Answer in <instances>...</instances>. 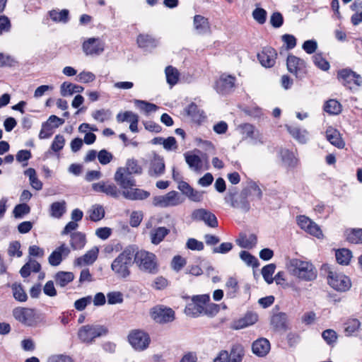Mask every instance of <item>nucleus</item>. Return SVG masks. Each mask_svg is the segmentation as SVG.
<instances>
[{
    "mask_svg": "<svg viewBox=\"0 0 362 362\" xmlns=\"http://www.w3.org/2000/svg\"><path fill=\"white\" fill-rule=\"evenodd\" d=\"M288 272L300 281H311L317 276V270L309 261L293 258L286 263Z\"/></svg>",
    "mask_w": 362,
    "mask_h": 362,
    "instance_id": "f257e3e1",
    "label": "nucleus"
},
{
    "mask_svg": "<svg viewBox=\"0 0 362 362\" xmlns=\"http://www.w3.org/2000/svg\"><path fill=\"white\" fill-rule=\"evenodd\" d=\"M134 250L133 247H127L111 264V270L119 279H127L131 274L130 269L134 263Z\"/></svg>",
    "mask_w": 362,
    "mask_h": 362,
    "instance_id": "f03ea898",
    "label": "nucleus"
},
{
    "mask_svg": "<svg viewBox=\"0 0 362 362\" xmlns=\"http://www.w3.org/2000/svg\"><path fill=\"white\" fill-rule=\"evenodd\" d=\"M134 259L139 269L143 272L156 274L159 270L158 258L153 252L144 250L134 252Z\"/></svg>",
    "mask_w": 362,
    "mask_h": 362,
    "instance_id": "7ed1b4c3",
    "label": "nucleus"
},
{
    "mask_svg": "<svg viewBox=\"0 0 362 362\" xmlns=\"http://www.w3.org/2000/svg\"><path fill=\"white\" fill-rule=\"evenodd\" d=\"M107 333V328L102 325H87L79 328L78 337L83 343L91 344L95 338L104 336Z\"/></svg>",
    "mask_w": 362,
    "mask_h": 362,
    "instance_id": "20e7f679",
    "label": "nucleus"
},
{
    "mask_svg": "<svg viewBox=\"0 0 362 362\" xmlns=\"http://www.w3.org/2000/svg\"><path fill=\"white\" fill-rule=\"evenodd\" d=\"M209 295L193 296L185 307V314L191 317L204 315L206 304L209 302Z\"/></svg>",
    "mask_w": 362,
    "mask_h": 362,
    "instance_id": "39448f33",
    "label": "nucleus"
},
{
    "mask_svg": "<svg viewBox=\"0 0 362 362\" xmlns=\"http://www.w3.org/2000/svg\"><path fill=\"white\" fill-rule=\"evenodd\" d=\"M183 202V198L176 191H170L165 194L155 196L152 198V204L159 208L176 206Z\"/></svg>",
    "mask_w": 362,
    "mask_h": 362,
    "instance_id": "423d86ee",
    "label": "nucleus"
},
{
    "mask_svg": "<svg viewBox=\"0 0 362 362\" xmlns=\"http://www.w3.org/2000/svg\"><path fill=\"white\" fill-rule=\"evenodd\" d=\"M327 281L332 288L339 292L349 291L351 287V282L348 276L332 269L328 272Z\"/></svg>",
    "mask_w": 362,
    "mask_h": 362,
    "instance_id": "0eeeda50",
    "label": "nucleus"
},
{
    "mask_svg": "<svg viewBox=\"0 0 362 362\" xmlns=\"http://www.w3.org/2000/svg\"><path fill=\"white\" fill-rule=\"evenodd\" d=\"M12 314L16 320L26 326H33L37 320V313L33 308L16 307Z\"/></svg>",
    "mask_w": 362,
    "mask_h": 362,
    "instance_id": "6e6552de",
    "label": "nucleus"
},
{
    "mask_svg": "<svg viewBox=\"0 0 362 362\" xmlns=\"http://www.w3.org/2000/svg\"><path fill=\"white\" fill-rule=\"evenodd\" d=\"M128 340L131 346L136 351L145 350L150 344V337L144 331L133 330L128 335Z\"/></svg>",
    "mask_w": 362,
    "mask_h": 362,
    "instance_id": "1a4fd4ad",
    "label": "nucleus"
},
{
    "mask_svg": "<svg viewBox=\"0 0 362 362\" xmlns=\"http://www.w3.org/2000/svg\"><path fill=\"white\" fill-rule=\"evenodd\" d=\"M151 317L158 323H167L174 320L175 312L164 305H156L150 310Z\"/></svg>",
    "mask_w": 362,
    "mask_h": 362,
    "instance_id": "9d476101",
    "label": "nucleus"
},
{
    "mask_svg": "<svg viewBox=\"0 0 362 362\" xmlns=\"http://www.w3.org/2000/svg\"><path fill=\"white\" fill-rule=\"evenodd\" d=\"M297 223L298 226L306 233L316 237L318 239L323 238L324 235L320 227L308 216H297Z\"/></svg>",
    "mask_w": 362,
    "mask_h": 362,
    "instance_id": "9b49d317",
    "label": "nucleus"
},
{
    "mask_svg": "<svg viewBox=\"0 0 362 362\" xmlns=\"http://www.w3.org/2000/svg\"><path fill=\"white\" fill-rule=\"evenodd\" d=\"M288 71L296 76V78H302L306 74V64L305 61L294 55H288L286 61Z\"/></svg>",
    "mask_w": 362,
    "mask_h": 362,
    "instance_id": "f8f14e48",
    "label": "nucleus"
},
{
    "mask_svg": "<svg viewBox=\"0 0 362 362\" xmlns=\"http://www.w3.org/2000/svg\"><path fill=\"white\" fill-rule=\"evenodd\" d=\"M83 52L86 55H100L105 49V42L99 37H90L82 45Z\"/></svg>",
    "mask_w": 362,
    "mask_h": 362,
    "instance_id": "ddd939ff",
    "label": "nucleus"
},
{
    "mask_svg": "<svg viewBox=\"0 0 362 362\" xmlns=\"http://www.w3.org/2000/svg\"><path fill=\"white\" fill-rule=\"evenodd\" d=\"M338 78L344 86L350 89L354 88V86L362 85V77L349 69H343L339 71Z\"/></svg>",
    "mask_w": 362,
    "mask_h": 362,
    "instance_id": "4468645a",
    "label": "nucleus"
},
{
    "mask_svg": "<svg viewBox=\"0 0 362 362\" xmlns=\"http://www.w3.org/2000/svg\"><path fill=\"white\" fill-rule=\"evenodd\" d=\"M192 218L197 221H203L210 227L215 228L218 226V221L215 215L204 209L194 210L192 213Z\"/></svg>",
    "mask_w": 362,
    "mask_h": 362,
    "instance_id": "2eb2a0df",
    "label": "nucleus"
},
{
    "mask_svg": "<svg viewBox=\"0 0 362 362\" xmlns=\"http://www.w3.org/2000/svg\"><path fill=\"white\" fill-rule=\"evenodd\" d=\"M276 56L275 49L267 47L262 49L261 52L257 54V58L262 66L269 68L275 64Z\"/></svg>",
    "mask_w": 362,
    "mask_h": 362,
    "instance_id": "dca6fc26",
    "label": "nucleus"
},
{
    "mask_svg": "<svg viewBox=\"0 0 362 362\" xmlns=\"http://www.w3.org/2000/svg\"><path fill=\"white\" fill-rule=\"evenodd\" d=\"M70 252L69 247L65 243H62L51 253L48 262L52 266H58L64 258L68 257Z\"/></svg>",
    "mask_w": 362,
    "mask_h": 362,
    "instance_id": "f3484780",
    "label": "nucleus"
},
{
    "mask_svg": "<svg viewBox=\"0 0 362 362\" xmlns=\"http://www.w3.org/2000/svg\"><path fill=\"white\" fill-rule=\"evenodd\" d=\"M129 175L123 167L118 168L115 173L114 180L122 189L136 185L135 180L129 177Z\"/></svg>",
    "mask_w": 362,
    "mask_h": 362,
    "instance_id": "a211bd4d",
    "label": "nucleus"
},
{
    "mask_svg": "<svg viewBox=\"0 0 362 362\" xmlns=\"http://www.w3.org/2000/svg\"><path fill=\"white\" fill-rule=\"evenodd\" d=\"M235 81L233 76L223 74L216 83V89L218 93L226 94L233 88Z\"/></svg>",
    "mask_w": 362,
    "mask_h": 362,
    "instance_id": "6ab92c4d",
    "label": "nucleus"
},
{
    "mask_svg": "<svg viewBox=\"0 0 362 362\" xmlns=\"http://www.w3.org/2000/svg\"><path fill=\"white\" fill-rule=\"evenodd\" d=\"M99 248L97 246L93 247L87 251L84 255L75 259L74 265L81 267L83 265L93 264L98 258Z\"/></svg>",
    "mask_w": 362,
    "mask_h": 362,
    "instance_id": "aec40b11",
    "label": "nucleus"
},
{
    "mask_svg": "<svg viewBox=\"0 0 362 362\" xmlns=\"http://www.w3.org/2000/svg\"><path fill=\"white\" fill-rule=\"evenodd\" d=\"M122 195L130 200H143L150 196V193L141 189L129 187L122 190Z\"/></svg>",
    "mask_w": 362,
    "mask_h": 362,
    "instance_id": "412c9836",
    "label": "nucleus"
},
{
    "mask_svg": "<svg viewBox=\"0 0 362 362\" xmlns=\"http://www.w3.org/2000/svg\"><path fill=\"white\" fill-rule=\"evenodd\" d=\"M92 188L97 192H103L115 198L117 197L119 195L118 189L114 184H106L104 182H100L93 183Z\"/></svg>",
    "mask_w": 362,
    "mask_h": 362,
    "instance_id": "4be33fe9",
    "label": "nucleus"
},
{
    "mask_svg": "<svg viewBox=\"0 0 362 362\" xmlns=\"http://www.w3.org/2000/svg\"><path fill=\"white\" fill-rule=\"evenodd\" d=\"M243 134L245 138H250L253 141V144H256L257 142L263 143V136L252 125L250 124H245L241 126Z\"/></svg>",
    "mask_w": 362,
    "mask_h": 362,
    "instance_id": "5701e85b",
    "label": "nucleus"
},
{
    "mask_svg": "<svg viewBox=\"0 0 362 362\" xmlns=\"http://www.w3.org/2000/svg\"><path fill=\"white\" fill-rule=\"evenodd\" d=\"M170 233V229L160 226L152 229L149 232V238L153 245H158Z\"/></svg>",
    "mask_w": 362,
    "mask_h": 362,
    "instance_id": "b1692460",
    "label": "nucleus"
},
{
    "mask_svg": "<svg viewBox=\"0 0 362 362\" xmlns=\"http://www.w3.org/2000/svg\"><path fill=\"white\" fill-rule=\"evenodd\" d=\"M326 138L331 144L338 148H343L345 146L344 141L341 137L339 131L332 127H329L326 130Z\"/></svg>",
    "mask_w": 362,
    "mask_h": 362,
    "instance_id": "393cba45",
    "label": "nucleus"
},
{
    "mask_svg": "<svg viewBox=\"0 0 362 362\" xmlns=\"http://www.w3.org/2000/svg\"><path fill=\"white\" fill-rule=\"evenodd\" d=\"M252 352L258 356L267 355L270 350L269 341L266 339L256 340L252 346Z\"/></svg>",
    "mask_w": 362,
    "mask_h": 362,
    "instance_id": "a878e982",
    "label": "nucleus"
},
{
    "mask_svg": "<svg viewBox=\"0 0 362 362\" xmlns=\"http://www.w3.org/2000/svg\"><path fill=\"white\" fill-rule=\"evenodd\" d=\"M165 170L164 160L159 156H155L151 162L148 174L151 176L158 177L163 174Z\"/></svg>",
    "mask_w": 362,
    "mask_h": 362,
    "instance_id": "bb28decb",
    "label": "nucleus"
},
{
    "mask_svg": "<svg viewBox=\"0 0 362 362\" xmlns=\"http://www.w3.org/2000/svg\"><path fill=\"white\" fill-rule=\"evenodd\" d=\"M286 127L293 139L300 143H306L308 140V132L293 125H286Z\"/></svg>",
    "mask_w": 362,
    "mask_h": 362,
    "instance_id": "cd10ccee",
    "label": "nucleus"
},
{
    "mask_svg": "<svg viewBox=\"0 0 362 362\" xmlns=\"http://www.w3.org/2000/svg\"><path fill=\"white\" fill-rule=\"evenodd\" d=\"M236 243L243 248L251 249L257 243V237L254 234L241 233Z\"/></svg>",
    "mask_w": 362,
    "mask_h": 362,
    "instance_id": "c85d7f7f",
    "label": "nucleus"
},
{
    "mask_svg": "<svg viewBox=\"0 0 362 362\" xmlns=\"http://www.w3.org/2000/svg\"><path fill=\"white\" fill-rule=\"evenodd\" d=\"M83 87L69 82H64L60 86V93L62 96L66 97L73 95L75 93H81Z\"/></svg>",
    "mask_w": 362,
    "mask_h": 362,
    "instance_id": "c756f323",
    "label": "nucleus"
},
{
    "mask_svg": "<svg viewBox=\"0 0 362 362\" xmlns=\"http://www.w3.org/2000/svg\"><path fill=\"white\" fill-rule=\"evenodd\" d=\"M66 211V202L62 200L60 202H53L50 205L49 213L50 216L55 218H60Z\"/></svg>",
    "mask_w": 362,
    "mask_h": 362,
    "instance_id": "7c9ffc66",
    "label": "nucleus"
},
{
    "mask_svg": "<svg viewBox=\"0 0 362 362\" xmlns=\"http://www.w3.org/2000/svg\"><path fill=\"white\" fill-rule=\"evenodd\" d=\"M194 28L199 34H204L209 30V24L207 18L200 15H196L193 21Z\"/></svg>",
    "mask_w": 362,
    "mask_h": 362,
    "instance_id": "2f4dec72",
    "label": "nucleus"
},
{
    "mask_svg": "<svg viewBox=\"0 0 362 362\" xmlns=\"http://www.w3.org/2000/svg\"><path fill=\"white\" fill-rule=\"evenodd\" d=\"M281 154L283 163L286 168L293 169L298 165L299 160L294 153L285 150Z\"/></svg>",
    "mask_w": 362,
    "mask_h": 362,
    "instance_id": "473e14b6",
    "label": "nucleus"
},
{
    "mask_svg": "<svg viewBox=\"0 0 362 362\" xmlns=\"http://www.w3.org/2000/svg\"><path fill=\"white\" fill-rule=\"evenodd\" d=\"M69 12L67 9H53L49 11V16L55 23H66L69 21Z\"/></svg>",
    "mask_w": 362,
    "mask_h": 362,
    "instance_id": "72a5a7b5",
    "label": "nucleus"
},
{
    "mask_svg": "<svg viewBox=\"0 0 362 362\" xmlns=\"http://www.w3.org/2000/svg\"><path fill=\"white\" fill-rule=\"evenodd\" d=\"M104 207L98 204H95L91 206L88 211L89 218L93 221H100L105 216Z\"/></svg>",
    "mask_w": 362,
    "mask_h": 362,
    "instance_id": "f704fd0d",
    "label": "nucleus"
},
{
    "mask_svg": "<svg viewBox=\"0 0 362 362\" xmlns=\"http://www.w3.org/2000/svg\"><path fill=\"white\" fill-rule=\"evenodd\" d=\"M86 243V235L81 233H74L71 235L70 244L74 250H81Z\"/></svg>",
    "mask_w": 362,
    "mask_h": 362,
    "instance_id": "c9c22d12",
    "label": "nucleus"
},
{
    "mask_svg": "<svg viewBox=\"0 0 362 362\" xmlns=\"http://www.w3.org/2000/svg\"><path fill=\"white\" fill-rule=\"evenodd\" d=\"M74 279V275L70 272H59L54 276V280L57 285L64 287Z\"/></svg>",
    "mask_w": 362,
    "mask_h": 362,
    "instance_id": "e433bc0d",
    "label": "nucleus"
},
{
    "mask_svg": "<svg viewBox=\"0 0 362 362\" xmlns=\"http://www.w3.org/2000/svg\"><path fill=\"white\" fill-rule=\"evenodd\" d=\"M244 354L243 346L240 345L233 346L230 352H228V362H241Z\"/></svg>",
    "mask_w": 362,
    "mask_h": 362,
    "instance_id": "4c0bfd02",
    "label": "nucleus"
},
{
    "mask_svg": "<svg viewBox=\"0 0 362 362\" xmlns=\"http://www.w3.org/2000/svg\"><path fill=\"white\" fill-rule=\"evenodd\" d=\"M25 175L29 177L30 185L36 190H41L42 188V182L37 178L36 171L34 168H30L25 171Z\"/></svg>",
    "mask_w": 362,
    "mask_h": 362,
    "instance_id": "58836bf2",
    "label": "nucleus"
},
{
    "mask_svg": "<svg viewBox=\"0 0 362 362\" xmlns=\"http://www.w3.org/2000/svg\"><path fill=\"white\" fill-rule=\"evenodd\" d=\"M13 298L19 302H25L28 296L21 284L14 283L11 286Z\"/></svg>",
    "mask_w": 362,
    "mask_h": 362,
    "instance_id": "ea45409f",
    "label": "nucleus"
},
{
    "mask_svg": "<svg viewBox=\"0 0 362 362\" xmlns=\"http://www.w3.org/2000/svg\"><path fill=\"white\" fill-rule=\"evenodd\" d=\"M335 255L337 262L344 265H347L352 257L351 252L344 248L337 250Z\"/></svg>",
    "mask_w": 362,
    "mask_h": 362,
    "instance_id": "a19ab883",
    "label": "nucleus"
},
{
    "mask_svg": "<svg viewBox=\"0 0 362 362\" xmlns=\"http://www.w3.org/2000/svg\"><path fill=\"white\" fill-rule=\"evenodd\" d=\"M134 103L138 109L145 114H149L158 110V107L155 104L150 103L145 100H134Z\"/></svg>",
    "mask_w": 362,
    "mask_h": 362,
    "instance_id": "79ce46f5",
    "label": "nucleus"
},
{
    "mask_svg": "<svg viewBox=\"0 0 362 362\" xmlns=\"http://www.w3.org/2000/svg\"><path fill=\"white\" fill-rule=\"evenodd\" d=\"M185 160L189 168L194 170L198 171L202 168V162L201 158L194 154H186Z\"/></svg>",
    "mask_w": 362,
    "mask_h": 362,
    "instance_id": "37998d69",
    "label": "nucleus"
},
{
    "mask_svg": "<svg viewBox=\"0 0 362 362\" xmlns=\"http://www.w3.org/2000/svg\"><path fill=\"white\" fill-rule=\"evenodd\" d=\"M165 73L167 83L170 86H173L177 83L179 79V72L175 68L168 66L165 68Z\"/></svg>",
    "mask_w": 362,
    "mask_h": 362,
    "instance_id": "c03bdc74",
    "label": "nucleus"
},
{
    "mask_svg": "<svg viewBox=\"0 0 362 362\" xmlns=\"http://www.w3.org/2000/svg\"><path fill=\"white\" fill-rule=\"evenodd\" d=\"M137 43L141 47H151L156 45V40L150 35L140 34L137 37Z\"/></svg>",
    "mask_w": 362,
    "mask_h": 362,
    "instance_id": "a18cd8bd",
    "label": "nucleus"
},
{
    "mask_svg": "<svg viewBox=\"0 0 362 362\" xmlns=\"http://www.w3.org/2000/svg\"><path fill=\"white\" fill-rule=\"evenodd\" d=\"M231 206L234 208L240 209L243 211H248L250 209V204L246 199L245 196H240L238 199H233L230 195Z\"/></svg>",
    "mask_w": 362,
    "mask_h": 362,
    "instance_id": "49530a36",
    "label": "nucleus"
},
{
    "mask_svg": "<svg viewBox=\"0 0 362 362\" xmlns=\"http://www.w3.org/2000/svg\"><path fill=\"white\" fill-rule=\"evenodd\" d=\"M324 110L329 115H338L341 112V105L337 100H329L325 103Z\"/></svg>",
    "mask_w": 362,
    "mask_h": 362,
    "instance_id": "de8ad7c7",
    "label": "nucleus"
},
{
    "mask_svg": "<svg viewBox=\"0 0 362 362\" xmlns=\"http://www.w3.org/2000/svg\"><path fill=\"white\" fill-rule=\"evenodd\" d=\"M346 239L354 244L362 243V229H351L346 232Z\"/></svg>",
    "mask_w": 362,
    "mask_h": 362,
    "instance_id": "09e8293b",
    "label": "nucleus"
},
{
    "mask_svg": "<svg viewBox=\"0 0 362 362\" xmlns=\"http://www.w3.org/2000/svg\"><path fill=\"white\" fill-rule=\"evenodd\" d=\"M186 114L194 121L199 122L202 117V112L194 103L189 104L185 107Z\"/></svg>",
    "mask_w": 362,
    "mask_h": 362,
    "instance_id": "8fccbe9b",
    "label": "nucleus"
},
{
    "mask_svg": "<svg viewBox=\"0 0 362 362\" xmlns=\"http://www.w3.org/2000/svg\"><path fill=\"white\" fill-rule=\"evenodd\" d=\"M360 326L361 322L355 318L349 319L344 325V332L347 336L351 335L358 330Z\"/></svg>",
    "mask_w": 362,
    "mask_h": 362,
    "instance_id": "3c124183",
    "label": "nucleus"
},
{
    "mask_svg": "<svg viewBox=\"0 0 362 362\" xmlns=\"http://www.w3.org/2000/svg\"><path fill=\"white\" fill-rule=\"evenodd\" d=\"M287 320V316L284 313H279L274 315L271 319V324L277 329H281L285 327Z\"/></svg>",
    "mask_w": 362,
    "mask_h": 362,
    "instance_id": "603ef678",
    "label": "nucleus"
},
{
    "mask_svg": "<svg viewBox=\"0 0 362 362\" xmlns=\"http://www.w3.org/2000/svg\"><path fill=\"white\" fill-rule=\"evenodd\" d=\"M116 119L118 122H128L131 123L134 121H139V116L131 111H125L118 113Z\"/></svg>",
    "mask_w": 362,
    "mask_h": 362,
    "instance_id": "864d4df0",
    "label": "nucleus"
},
{
    "mask_svg": "<svg viewBox=\"0 0 362 362\" xmlns=\"http://www.w3.org/2000/svg\"><path fill=\"white\" fill-rule=\"evenodd\" d=\"M128 174H141L142 173V168L139 165L138 161L135 159H128L124 168Z\"/></svg>",
    "mask_w": 362,
    "mask_h": 362,
    "instance_id": "5fc2aeb1",
    "label": "nucleus"
},
{
    "mask_svg": "<svg viewBox=\"0 0 362 362\" xmlns=\"http://www.w3.org/2000/svg\"><path fill=\"white\" fill-rule=\"evenodd\" d=\"M322 337L326 343L330 346H333L337 342L338 338L337 332L332 329L322 332Z\"/></svg>",
    "mask_w": 362,
    "mask_h": 362,
    "instance_id": "6e6d98bb",
    "label": "nucleus"
},
{
    "mask_svg": "<svg viewBox=\"0 0 362 362\" xmlns=\"http://www.w3.org/2000/svg\"><path fill=\"white\" fill-rule=\"evenodd\" d=\"M275 271V265L273 264H269L265 267H264L262 269V274L263 278L268 284H272L274 281L272 278V275Z\"/></svg>",
    "mask_w": 362,
    "mask_h": 362,
    "instance_id": "4d7b16f0",
    "label": "nucleus"
},
{
    "mask_svg": "<svg viewBox=\"0 0 362 362\" xmlns=\"http://www.w3.org/2000/svg\"><path fill=\"white\" fill-rule=\"evenodd\" d=\"M313 59L315 65L322 71H327L329 69V62L322 57V54H315L313 57Z\"/></svg>",
    "mask_w": 362,
    "mask_h": 362,
    "instance_id": "13d9d810",
    "label": "nucleus"
},
{
    "mask_svg": "<svg viewBox=\"0 0 362 362\" xmlns=\"http://www.w3.org/2000/svg\"><path fill=\"white\" fill-rule=\"evenodd\" d=\"M107 303L110 305H115L123 302V295L119 291H112L107 294Z\"/></svg>",
    "mask_w": 362,
    "mask_h": 362,
    "instance_id": "bf43d9fd",
    "label": "nucleus"
},
{
    "mask_svg": "<svg viewBox=\"0 0 362 362\" xmlns=\"http://www.w3.org/2000/svg\"><path fill=\"white\" fill-rule=\"evenodd\" d=\"M30 208L29 206L25 204H20L15 206L13 213L16 218H21L30 213Z\"/></svg>",
    "mask_w": 362,
    "mask_h": 362,
    "instance_id": "052dcab7",
    "label": "nucleus"
},
{
    "mask_svg": "<svg viewBox=\"0 0 362 362\" xmlns=\"http://www.w3.org/2000/svg\"><path fill=\"white\" fill-rule=\"evenodd\" d=\"M144 217V214L141 211H132L130 214L129 224L132 227H137L140 225Z\"/></svg>",
    "mask_w": 362,
    "mask_h": 362,
    "instance_id": "680f3d73",
    "label": "nucleus"
},
{
    "mask_svg": "<svg viewBox=\"0 0 362 362\" xmlns=\"http://www.w3.org/2000/svg\"><path fill=\"white\" fill-rule=\"evenodd\" d=\"M110 115L111 112L109 110L104 109L96 110L92 114L93 117L100 122H103L105 120H107Z\"/></svg>",
    "mask_w": 362,
    "mask_h": 362,
    "instance_id": "e2e57ef3",
    "label": "nucleus"
},
{
    "mask_svg": "<svg viewBox=\"0 0 362 362\" xmlns=\"http://www.w3.org/2000/svg\"><path fill=\"white\" fill-rule=\"evenodd\" d=\"M95 79V74L90 71H83L77 75V80L84 83L93 82Z\"/></svg>",
    "mask_w": 362,
    "mask_h": 362,
    "instance_id": "0e129e2a",
    "label": "nucleus"
},
{
    "mask_svg": "<svg viewBox=\"0 0 362 362\" xmlns=\"http://www.w3.org/2000/svg\"><path fill=\"white\" fill-rule=\"evenodd\" d=\"M65 139L62 135H56L51 146V148L54 152L61 151L64 146Z\"/></svg>",
    "mask_w": 362,
    "mask_h": 362,
    "instance_id": "69168bd1",
    "label": "nucleus"
},
{
    "mask_svg": "<svg viewBox=\"0 0 362 362\" xmlns=\"http://www.w3.org/2000/svg\"><path fill=\"white\" fill-rule=\"evenodd\" d=\"M187 263L186 259L180 256L176 255L173 257L171 262V267L175 272H179Z\"/></svg>",
    "mask_w": 362,
    "mask_h": 362,
    "instance_id": "338daca9",
    "label": "nucleus"
},
{
    "mask_svg": "<svg viewBox=\"0 0 362 362\" xmlns=\"http://www.w3.org/2000/svg\"><path fill=\"white\" fill-rule=\"evenodd\" d=\"M98 158L100 164L107 165L111 162L113 158V156L111 153L103 149L99 151Z\"/></svg>",
    "mask_w": 362,
    "mask_h": 362,
    "instance_id": "774afa93",
    "label": "nucleus"
}]
</instances>
